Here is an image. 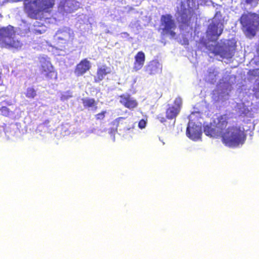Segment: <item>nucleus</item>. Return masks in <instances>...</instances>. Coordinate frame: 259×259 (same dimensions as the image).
I'll return each mask as SVG.
<instances>
[{
	"label": "nucleus",
	"mask_w": 259,
	"mask_h": 259,
	"mask_svg": "<svg viewBox=\"0 0 259 259\" xmlns=\"http://www.w3.org/2000/svg\"><path fill=\"white\" fill-rule=\"evenodd\" d=\"M229 118L226 114L222 115L217 118L215 124H210L204 126L205 134L215 138H221L222 142L229 147H236L243 144L245 136L243 131L239 126L228 127Z\"/></svg>",
	"instance_id": "obj_1"
},
{
	"label": "nucleus",
	"mask_w": 259,
	"mask_h": 259,
	"mask_svg": "<svg viewBox=\"0 0 259 259\" xmlns=\"http://www.w3.org/2000/svg\"><path fill=\"white\" fill-rule=\"evenodd\" d=\"M16 33L14 27L10 25L0 27V48L6 49H20L23 44L14 37Z\"/></svg>",
	"instance_id": "obj_2"
},
{
	"label": "nucleus",
	"mask_w": 259,
	"mask_h": 259,
	"mask_svg": "<svg viewBox=\"0 0 259 259\" xmlns=\"http://www.w3.org/2000/svg\"><path fill=\"white\" fill-rule=\"evenodd\" d=\"M240 22L245 35L252 37L259 28V15L251 12L243 14L240 18Z\"/></svg>",
	"instance_id": "obj_3"
},
{
	"label": "nucleus",
	"mask_w": 259,
	"mask_h": 259,
	"mask_svg": "<svg viewBox=\"0 0 259 259\" xmlns=\"http://www.w3.org/2000/svg\"><path fill=\"white\" fill-rule=\"evenodd\" d=\"M160 21L162 33L163 35H167L171 37H175L176 36L175 30L176 28V25L174 20L172 19L171 15L170 14L162 15Z\"/></svg>",
	"instance_id": "obj_4"
},
{
	"label": "nucleus",
	"mask_w": 259,
	"mask_h": 259,
	"mask_svg": "<svg viewBox=\"0 0 259 259\" xmlns=\"http://www.w3.org/2000/svg\"><path fill=\"white\" fill-rule=\"evenodd\" d=\"M224 26L219 21H213L208 26L206 31L207 36L212 40L217 41L223 33Z\"/></svg>",
	"instance_id": "obj_5"
},
{
	"label": "nucleus",
	"mask_w": 259,
	"mask_h": 259,
	"mask_svg": "<svg viewBox=\"0 0 259 259\" xmlns=\"http://www.w3.org/2000/svg\"><path fill=\"white\" fill-rule=\"evenodd\" d=\"M174 105L169 106L165 111V116L168 120L175 119L180 112L182 106L181 98H176L174 100Z\"/></svg>",
	"instance_id": "obj_6"
},
{
	"label": "nucleus",
	"mask_w": 259,
	"mask_h": 259,
	"mask_svg": "<svg viewBox=\"0 0 259 259\" xmlns=\"http://www.w3.org/2000/svg\"><path fill=\"white\" fill-rule=\"evenodd\" d=\"M119 102L124 107L133 110L137 107L138 103L129 94H123L119 96Z\"/></svg>",
	"instance_id": "obj_7"
},
{
	"label": "nucleus",
	"mask_w": 259,
	"mask_h": 259,
	"mask_svg": "<svg viewBox=\"0 0 259 259\" xmlns=\"http://www.w3.org/2000/svg\"><path fill=\"white\" fill-rule=\"evenodd\" d=\"M91 64L88 59L81 60L75 66L74 70V74L77 77L82 76L90 70Z\"/></svg>",
	"instance_id": "obj_8"
},
{
	"label": "nucleus",
	"mask_w": 259,
	"mask_h": 259,
	"mask_svg": "<svg viewBox=\"0 0 259 259\" xmlns=\"http://www.w3.org/2000/svg\"><path fill=\"white\" fill-rule=\"evenodd\" d=\"M162 65L157 60L150 61L146 66L145 71L149 75H154L162 72Z\"/></svg>",
	"instance_id": "obj_9"
},
{
	"label": "nucleus",
	"mask_w": 259,
	"mask_h": 259,
	"mask_svg": "<svg viewBox=\"0 0 259 259\" xmlns=\"http://www.w3.org/2000/svg\"><path fill=\"white\" fill-rule=\"evenodd\" d=\"M57 44H61L64 46L67 44V42L70 38L72 39L73 36V33L69 28H65L62 30H59L57 32Z\"/></svg>",
	"instance_id": "obj_10"
},
{
	"label": "nucleus",
	"mask_w": 259,
	"mask_h": 259,
	"mask_svg": "<svg viewBox=\"0 0 259 259\" xmlns=\"http://www.w3.org/2000/svg\"><path fill=\"white\" fill-rule=\"evenodd\" d=\"M111 71L106 65H103L97 68L96 75L94 77V81L99 83L103 80L105 76L111 73Z\"/></svg>",
	"instance_id": "obj_11"
},
{
	"label": "nucleus",
	"mask_w": 259,
	"mask_h": 259,
	"mask_svg": "<svg viewBox=\"0 0 259 259\" xmlns=\"http://www.w3.org/2000/svg\"><path fill=\"white\" fill-rule=\"evenodd\" d=\"M134 59L133 68L135 71H138L141 69L144 65L146 59L145 55L143 52L139 51L135 56Z\"/></svg>",
	"instance_id": "obj_12"
},
{
	"label": "nucleus",
	"mask_w": 259,
	"mask_h": 259,
	"mask_svg": "<svg viewBox=\"0 0 259 259\" xmlns=\"http://www.w3.org/2000/svg\"><path fill=\"white\" fill-rule=\"evenodd\" d=\"M187 136L191 139L196 141L201 137V132L197 127L188 126L186 130Z\"/></svg>",
	"instance_id": "obj_13"
},
{
	"label": "nucleus",
	"mask_w": 259,
	"mask_h": 259,
	"mask_svg": "<svg viewBox=\"0 0 259 259\" xmlns=\"http://www.w3.org/2000/svg\"><path fill=\"white\" fill-rule=\"evenodd\" d=\"M208 50L215 56L220 55L222 57H226L228 52L223 49V47L217 43L214 46H209Z\"/></svg>",
	"instance_id": "obj_14"
},
{
	"label": "nucleus",
	"mask_w": 259,
	"mask_h": 259,
	"mask_svg": "<svg viewBox=\"0 0 259 259\" xmlns=\"http://www.w3.org/2000/svg\"><path fill=\"white\" fill-rule=\"evenodd\" d=\"M45 27V25L42 23L36 21L33 24L30 31L34 35L41 34L46 31Z\"/></svg>",
	"instance_id": "obj_15"
},
{
	"label": "nucleus",
	"mask_w": 259,
	"mask_h": 259,
	"mask_svg": "<svg viewBox=\"0 0 259 259\" xmlns=\"http://www.w3.org/2000/svg\"><path fill=\"white\" fill-rule=\"evenodd\" d=\"M81 101L84 108H93L95 110L97 109V102L94 98H83Z\"/></svg>",
	"instance_id": "obj_16"
},
{
	"label": "nucleus",
	"mask_w": 259,
	"mask_h": 259,
	"mask_svg": "<svg viewBox=\"0 0 259 259\" xmlns=\"http://www.w3.org/2000/svg\"><path fill=\"white\" fill-rule=\"evenodd\" d=\"M53 69H54V68L50 61L47 60L46 59H43L41 61L40 69L41 73H45L48 71L52 70Z\"/></svg>",
	"instance_id": "obj_17"
},
{
	"label": "nucleus",
	"mask_w": 259,
	"mask_h": 259,
	"mask_svg": "<svg viewBox=\"0 0 259 259\" xmlns=\"http://www.w3.org/2000/svg\"><path fill=\"white\" fill-rule=\"evenodd\" d=\"M25 96L28 99H34L36 96V91L33 87H29L26 89L25 93Z\"/></svg>",
	"instance_id": "obj_18"
},
{
	"label": "nucleus",
	"mask_w": 259,
	"mask_h": 259,
	"mask_svg": "<svg viewBox=\"0 0 259 259\" xmlns=\"http://www.w3.org/2000/svg\"><path fill=\"white\" fill-rule=\"evenodd\" d=\"M45 75L48 80H55L58 77L57 72L54 69L52 70L46 72Z\"/></svg>",
	"instance_id": "obj_19"
},
{
	"label": "nucleus",
	"mask_w": 259,
	"mask_h": 259,
	"mask_svg": "<svg viewBox=\"0 0 259 259\" xmlns=\"http://www.w3.org/2000/svg\"><path fill=\"white\" fill-rule=\"evenodd\" d=\"M125 119V117H119L115 119L113 122L112 124L114 125H115V128L114 129H110V133H114L115 132H117V127L119 125V123L121 119Z\"/></svg>",
	"instance_id": "obj_20"
},
{
	"label": "nucleus",
	"mask_w": 259,
	"mask_h": 259,
	"mask_svg": "<svg viewBox=\"0 0 259 259\" xmlns=\"http://www.w3.org/2000/svg\"><path fill=\"white\" fill-rule=\"evenodd\" d=\"M11 111L10 109L6 107L2 106L0 108V114L2 116L8 117L10 115Z\"/></svg>",
	"instance_id": "obj_21"
},
{
	"label": "nucleus",
	"mask_w": 259,
	"mask_h": 259,
	"mask_svg": "<svg viewBox=\"0 0 259 259\" xmlns=\"http://www.w3.org/2000/svg\"><path fill=\"white\" fill-rule=\"evenodd\" d=\"M106 113V111H102L100 113H99L95 115L96 119L97 120L104 119V118L105 117V114Z\"/></svg>",
	"instance_id": "obj_22"
},
{
	"label": "nucleus",
	"mask_w": 259,
	"mask_h": 259,
	"mask_svg": "<svg viewBox=\"0 0 259 259\" xmlns=\"http://www.w3.org/2000/svg\"><path fill=\"white\" fill-rule=\"evenodd\" d=\"M182 22L184 24H188L189 22V20L188 19L187 15L183 13L181 15Z\"/></svg>",
	"instance_id": "obj_23"
},
{
	"label": "nucleus",
	"mask_w": 259,
	"mask_h": 259,
	"mask_svg": "<svg viewBox=\"0 0 259 259\" xmlns=\"http://www.w3.org/2000/svg\"><path fill=\"white\" fill-rule=\"evenodd\" d=\"M146 125V121L142 119L140 120L138 123V126L140 128L142 129L145 127Z\"/></svg>",
	"instance_id": "obj_24"
},
{
	"label": "nucleus",
	"mask_w": 259,
	"mask_h": 259,
	"mask_svg": "<svg viewBox=\"0 0 259 259\" xmlns=\"http://www.w3.org/2000/svg\"><path fill=\"white\" fill-rule=\"evenodd\" d=\"M157 119L159 120V121L161 123H164L166 121V117H164L162 115H159L157 116Z\"/></svg>",
	"instance_id": "obj_25"
},
{
	"label": "nucleus",
	"mask_w": 259,
	"mask_h": 259,
	"mask_svg": "<svg viewBox=\"0 0 259 259\" xmlns=\"http://www.w3.org/2000/svg\"><path fill=\"white\" fill-rule=\"evenodd\" d=\"M258 0H245V3L247 4H251L253 2L257 3Z\"/></svg>",
	"instance_id": "obj_26"
},
{
	"label": "nucleus",
	"mask_w": 259,
	"mask_h": 259,
	"mask_svg": "<svg viewBox=\"0 0 259 259\" xmlns=\"http://www.w3.org/2000/svg\"><path fill=\"white\" fill-rule=\"evenodd\" d=\"M2 72L0 70V85L1 86L4 85L3 80L2 78Z\"/></svg>",
	"instance_id": "obj_27"
}]
</instances>
